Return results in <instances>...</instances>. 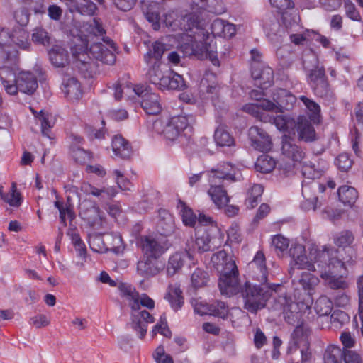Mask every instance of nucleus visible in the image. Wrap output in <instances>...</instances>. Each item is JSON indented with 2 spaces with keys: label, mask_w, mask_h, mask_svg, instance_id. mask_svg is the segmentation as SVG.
<instances>
[{
  "label": "nucleus",
  "mask_w": 363,
  "mask_h": 363,
  "mask_svg": "<svg viewBox=\"0 0 363 363\" xmlns=\"http://www.w3.org/2000/svg\"><path fill=\"white\" fill-rule=\"evenodd\" d=\"M211 262L220 272L218 286L221 294L231 296L240 292L244 301V308L252 313H256L263 308L270 296L284 289V286L281 284H265L268 270L265 256L262 251H258L253 260L248 264L252 278L259 281L260 285L245 282L243 286H240L235 262L225 250L213 254Z\"/></svg>",
  "instance_id": "f257e3e1"
},
{
  "label": "nucleus",
  "mask_w": 363,
  "mask_h": 363,
  "mask_svg": "<svg viewBox=\"0 0 363 363\" xmlns=\"http://www.w3.org/2000/svg\"><path fill=\"white\" fill-rule=\"evenodd\" d=\"M353 250H338L325 246L322 251L313 250L311 258L318 267V272L331 289H345L348 286L344 276L347 274V265H352Z\"/></svg>",
  "instance_id": "f03ea898"
},
{
  "label": "nucleus",
  "mask_w": 363,
  "mask_h": 363,
  "mask_svg": "<svg viewBox=\"0 0 363 363\" xmlns=\"http://www.w3.org/2000/svg\"><path fill=\"white\" fill-rule=\"evenodd\" d=\"M118 289L121 296L125 298L131 308L132 328L139 334V337L143 339L147 330V324L153 323L155 318L147 311H140V306L153 309L155 301L145 294L140 296L135 289L128 284L121 283Z\"/></svg>",
  "instance_id": "7ed1b4c3"
},
{
  "label": "nucleus",
  "mask_w": 363,
  "mask_h": 363,
  "mask_svg": "<svg viewBox=\"0 0 363 363\" xmlns=\"http://www.w3.org/2000/svg\"><path fill=\"white\" fill-rule=\"evenodd\" d=\"M153 129L157 133L163 135L167 141L181 145L189 140L192 132V127L189 125L187 117L184 116L172 117L166 122L156 120L153 123Z\"/></svg>",
  "instance_id": "20e7f679"
},
{
  "label": "nucleus",
  "mask_w": 363,
  "mask_h": 363,
  "mask_svg": "<svg viewBox=\"0 0 363 363\" xmlns=\"http://www.w3.org/2000/svg\"><path fill=\"white\" fill-rule=\"evenodd\" d=\"M224 180H235L233 166L228 163L213 169L209 174L208 194L218 208H223L230 201V197L221 184Z\"/></svg>",
  "instance_id": "39448f33"
},
{
  "label": "nucleus",
  "mask_w": 363,
  "mask_h": 363,
  "mask_svg": "<svg viewBox=\"0 0 363 363\" xmlns=\"http://www.w3.org/2000/svg\"><path fill=\"white\" fill-rule=\"evenodd\" d=\"M88 30L96 37H102L105 44L101 42H94L89 48V55L98 61L107 65H113L116 62L114 51L116 50L115 43L109 38L103 37L105 30L101 24L96 19L90 23Z\"/></svg>",
  "instance_id": "423d86ee"
},
{
  "label": "nucleus",
  "mask_w": 363,
  "mask_h": 363,
  "mask_svg": "<svg viewBox=\"0 0 363 363\" xmlns=\"http://www.w3.org/2000/svg\"><path fill=\"white\" fill-rule=\"evenodd\" d=\"M275 297V309H281L285 320L290 325L303 324V315L309 307L303 302H296L285 293V289Z\"/></svg>",
  "instance_id": "0eeeda50"
},
{
  "label": "nucleus",
  "mask_w": 363,
  "mask_h": 363,
  "mask_svg": "<svg viewBox=\"0 0 363 363\" xmlns=\"http://www.w3.org/2000/svg\"><path fill=\"white\" fill-rule=\"evenodd\" d=\"M180 49L186 56H195L199 60L208 58L213 65L219 66L216 52L211 43L197 41L191 35H186V39L181 45Z\"/></svg>",
  "instance_id": "6e6552de"
},
{
  "label": "nucleus",
  "mask_w": 363,
  "mask_h": 363,
  "mask_svg": "<svg viewBox=\"0 0 363 363\" xmlns=\"http://www.w3.org/2000/svg\"><path fill=\"white\" fill-rule=\"evenodd\" d=\"M87 40H81L79 43H76L72 47L71 50L74 59L76 67L79 70L88 76L93 72L94 64L91 60L89 52H87Z\"/></svg>",
  "instance_id": "1a4fd4ad"
},
{
  "label": "nucleus",
  "mask_w": 363,
  "mask_h": 363,
  "mask_svg": "<svg viewBox=\"0 0 363 363\" xmlns=\"http://www.w3.org/2000/svg\"><path fill=\"white\" fill-rule=\"evenodd\" d=\"M38 86L36 77L30 72H21L13 86L9 88V94L15 95L18 91L28 95L33 94Z\"/></svg>",
  "instance_id": "9d476101"
},
{
  "label": "nucleus",
  "mask_w": 363,
  "mask_h": 363,
  "mask_svg": "<svg viewBox=\"0 0 363 363\" xmlns=\"http://www.w3.org/2000/svg\"><path fill=\"white\" fill-rule=\"evenodd\" d=\"M143 256L159 259L168 250L169 245L164 238L145 236L141 239Z\"/></svg>",
  "instance_id": "9b49d317"
},
{
  "label": "nucleus",
  "mask_w": 363,
  "mask_h": 363,
  "mask_svg": "<svg viewBox=\"0 0 363 363\" xmlns=\"http://www.w3.org/2000/svg\"><path fill=\"white\" fill-rule=\"evenodd\" d=\"M251 74L256 84L262 89L271 86L274 82V72L271 67L262 62L251 64Z\"/></svg>",
  "instance_id": "f8f14e48"
},
{
  "label": "nucleus",
  "mask_w": 363,
  "mask_h": 363,
  "mask_svg": "<svg viewBox=\"0 0 363 363\" xmlns=\"http://www.w3.org/2000/svg\"><path fill=\"white\" fill-rule=\"evenodd\" d=\"M248 137L251 146L260 152H267L271 150L272 143L268 133L258 126H252L248 130Z\"/></svg>",
  "instance_id": "ddd939ff"
},
{
  "label": "nucleus",
  "mask_w": 363,
  "mask_h": 363,
  "mask_svg": "<svg viewBox=\"0 0 363 363\" xmlns=\"http://www.w3.org/2000/svg\"><path fill=\"white\" fill-rule=\"evenodd\" d=\"M164 268V264L159 259L143 256L137 263L138 275L149 278L160 274Z\"/></svg>",
  "instance_id": "4468645a"
},
{
  "label": "nucleus",
  "mask_w": 363,
  "mask_h": 363,
  "mask_svg": "<svg viewBox=\"0 0 363 363\" xmlns=\"http://www.w3.org/2000/svg\"><path fill=\"white\" fill-rule=\"evenodd\" d=\"M274 108L270 111L275 113H283L284 110H290L293 108L296 101L295 96L291 94L288 90L279 89L272 94Z\"/></svg>",
  "instance_id": "2eb2a0df"
},
{
  "label": "nucleus",
  "mask_w": 363,
  "mask_h": 363,
  "mask_svg": "<svg viewBox=\"0 0 363 363\" xmlns=\"http://www.w3.org/2000/svg\"><path fill=\"white\" fill-rule=\"evenodd\" d=\"M193 259L192 253L186 248L183 251L176 252L172 255L167 265V273L168 276H174L178 273L187 259Z\"/></svg>",
  "instance_id": "dca6fc26"
},
{
  "label": "nucleus",
  "mask_w": 363,
  "mask_h": 363,
  "mask_svg": "<svg viewBox=\"0 0 363 363\" xmlns=\"http://www.w3.org/2000/svg\"><path fill=\"white\" fill-rule=\"evenodd\" d=\"M281 152L283 155L296 162H301L305 155L304 152L295 144L294 140L286 135L281 139Z\"/></svg>",
  "instance_id": "f3484780"
},
{
  "label": "nucleus",
  "mask_w": 363,
  "mask_h": 363,
  "mask_svg": "<svg viewBox=\"0 0 363 363\" xmlns=\"http://www.w3.org/2000/svg\"><path fill=\"white\" fill-rule=\"evenodd\" d=\"M313 250L322 251V250L313 248L310 250L308 257L304 255L298 257V258H296L291 260L290 263L291 267L289 269V274L291 277L298 275V273L297 270L307 269L311 272H318V267L316 263H315L314 260H312L311 258V252Z\"/></svg>",
  "instance_id": "a211bd4d"
},
{
  "label": "nucleus",
  "mask_w": 363,
  "mask_h": 363,
  "mask_svg": "<svg viewBox=\"0 0 363 363\" xmlns=\"http://www.w3.org/2000/svg\"><path fill=\"white\" fill-rule=\"evenodd\" d=\"M140 104L144 111L149 115H157L162 110L160 96L155 93L146 91L143 95Z\"/></svg>",
  "instance_id": "6ab92c4d"
},
{
  "label": "nucleus",
  "mask_w": 363,
  "mask_h": 363,
  "mask_svg": "<svg viewBox=\"0 0 363 363\" xmlns=\"http://www.w3.org/2000/svg\"><path fill=\"white\" fill-rule=\"evenodd\" d=\"M186 248L190 252L198 251L203 252L211 250V238L208 233H203L201 236H197L195 240L192 238L187 240Z\"/></svg>",
  "instance_id": "aec40b11"
},
{
  "label": "nucleus",
  "mask_w": 363,
  "mask_h": 363,
  "mask_svg": "<svg viewBox=\"0 0 363 363\" xmlns=\"http://www.w3.org/2000/svg\"><path fill=\"white\" fill-rule=\"evenodd\" d=\"M62 91L70 100H77L82 96L80 83L75 77H65L62 82Z\"/></svg>",
  "instance_id": "412c9836"
},
{
  "label": "nucleus",
  "mask_w": 363,
  "mask_h": 363,
  "mask_svg": "<svg viewBox=\"0 0 363 363\" xmlns=\"http://www.w3.org/2000/svg\"><path fill=\"white\" fill-rule=\"evenodd\" d=\"M297 133L298 139L306 143L313 142L317 138L314 127L306 118H298Z\"/></svg>",
  "instance_id": "4be33fe9"
},
{
  "label": "nucleus",
  "mask_w": 363,
  "mask_h": 363,
  "mask_svg": "<svg viewBox=\"0 0 363 363\" xmlns=\"http://www.w3.org/2000/svg\"><path fill=\"white\" fill-rule=\"evenodd\" d=\"M165 298L167 299L174 311L180 309L184 304V297L182 296V291L180 289V285L177 283L169 284Z\"/></svg>",
  "instance_id": "5701e85b"
},
{
  "label": "nucleus",
  "mask_w": 363,
  "mask_h": 363,
  "mask_svg": "<svg viewBox=\"0 0 363 363\" xmlns=\"http://www.w3.org/2000/svg\"><path fill=\"white\" fill-rule=\"evenodd\" d=\"M112 149L116 155L128 159L132 153L129 143L121 135H116L112 140Z\"/></svg>",
  "instance_id": "b1692460"
},
{
  "label": "nucleus",
  "mask_w": 363,
  "mask_h": 363,
  "mask_svg": "<svg viewBox=\"0 0 363 363\" xmlns=\"http://www.w3.org/2000/svg\"><path fill=\"white\" fill-rule=\"evenodd\" d=\"M147 65L149 69L146 74L147 78L152 84L161 89L163 79L167 77V71L162 72L160 68L161 62H152Z\"/></svg>",
  "instance_id": "393cba45"
},
{
  "label": "nucleus",
  "mask_w": 363,
  "mask_h": 363,
  "mask_svg": "<svg viewBox=\"0 0 363 363\" xmlns=\"http://www.w3.org/2000/svg\"><path fill=\"white\" fill-rule=\"evenodd\" d=\"M162 89H168L173 90H181L186 87L185 82L182 77L170 70H167V77L164 78Z\"/></svg>",
  "instance_id": "a878e982"
},
{
  "label": "nucleus",
  "mask_w": 363,
  "mask_h": 363,
  "mask_svg": "<svg viewBox=\"0 0 363 363\" xmlns=\"http://www.w3.org/2000/svg\"><path fill=\"white\" fill-rule=\"evenodd\" d=\"M264 191V187L261 184H253L247 189L245 205L248 209L254 208L259 202Z\"/></svg>",
  "instance_id": "bb28decb"
},
{
  "label": "nucleus",
  "mask_w": 363,
  "mask_h": 363,
  "mask_svg": "<svg viewBox=\"0 0 363 363\" xmlns=\"http://www.w3.org/2000/svg\"><path fill=\"white\" fill-rule=\"evenodd\" d=\"M52 64L57 67H63L69 63V55L67 50L56 46L49 52Z\"/></svg>",
  "instance_id": "cd10ccee"
},
{
  "label": "nucleus",
  "mask_w": 363,
  "mask_h": 363,
  "mask_svg": "<svg viewBox=\"0 0 363 363\" xmlns=\"http://www.w3.org/2000/svg\"><path fill=\"white\" fill-rule=\"evenodd\" d=\"M165 50V45L160 42H155L144 55V60L147 65L152 62H161L160 60Z\"/></svg>",
  "instance_id": "c85d7f7f"
},
{
  "label": "nucleus",
  "mask_w": 363,
  "mask_h": 363,
  "mask_svg": "<svg viewBox=\"0 0 363 363\" xmlns=\"http://www.w3.org/2000/svg\"><path fill=\"white\" fill-rule=\"evenodd\" d=\"M69 7L71 12L89 16L93 15L96 9V4L90 0H74Z\"/></svg>",
  "instance_id": "c756f323"
},
{
  "label": "nucleus",
  "mask_w": 363,
  "mask_h": 363,
  "mask_svg": "<svg viewBox=\"0 0 363 363\" xmlns=\"http://www.w3.org/2000/svg\"><path fill=\"white\" fill-rule=\"evenodd\" d=\"M337 194L340 201L345 206H352L358 198L357 191L354 187L347 185L340 186Z\"/></svg>",
  "instance_id": "7c9ffc66"
},
{
  "label": "nucleus",
  "mask_w": 363,
  "mask_h": 363,
  "mask_svg": "<svg viewBox=\"0 0 363 363\" xmlns=\"http://www.w3.org/2000/svg\"><path fill=\"white\" fill-rule=\"evenodd\" d=\"M161 218L157 223V228L161 235L167 236L170 235L174 229V219L171 214L166 211L160 212Z\"/></svg>",
  "instance_id": "2f4dec72"
},
{
  "label": "nucleus",
  "mask_w": 363,
  "mask_h": 363,
  "mask_svg": "<svg viewBox=\"0 0 363 363\" xmlns=\"http://www.w3.org/2000/svg\"><path fill=\"white\" fill-rule=\"evenodd\" d=\"M302 194L306 200L302 203V208L305 210H315L317 208L316 203L318 197L316 193L313 192V189L311 187V182L303 185Z\"/></svg>",
  "instance_id": "473e14b6"
},
{
  "label": "nucleus",
  "mask_w": 363,
  "mask_h": 363,
  "mask_svg": "<svg viewBox=\"0 0 363 363\" xmlns=\"http://www.w3.org/2000/svg\"><path fill=\"white\" fill-rule=\"evenodd\" d=\"M214 140L220 147H231L235 145V139L223 126H219L214 133Z\"/></svg>",
  "instance_id": "72a5a7b5"
},
{
  "label": "nucleus",
  "mask_w": 363,
  "mask_h": 363,
  "mask_svg": "<svg viewBox=\"0 0 363 363\" xmlns=\"http://www.w3.org/2000/svg\"><path fill=\"white\" fill-rule=\"evenodd\" d=\"M28 33L22 27H14L11 33V41L13 42L19 48L26 50L29 46L28 41Z\"/></svg>",
  "instance_id": "f704fd0d"
},
{
  "label": "nucleus",
  "mask_w": 363,
  "mask_h": 363,
  "mask_svg": "<svg viewBox=\"0 0 363 363\" xmlns=\"http://www.w3.org/2000/svg\"><path fill=\"white\" fill-rule=\"evenodd\" d=\"M36 120L38 123L40 124L42 135L51 138V129L54 125L51 115L41 110L39 113H38V116H36Z\"/></svg>",
  "instance_id": "c9c22d12"
},
{
  "label": "nucleus",
  "mask_w": 363,
  "mask_h": 363,
  "mask_svg": "<svg viewBox=\"0 0 363 363\" xmlns=\"http://www.w3.org/2000/svg\"><path fill=\"white\" fill-rule=\"evenodd\" d=\"M273 108H274L273 102L264 99L256 103L247 104L243 108L245 111L253 116H258L260 113V109L270 111Z\"/></svg>",
  "instance_id": "e433bc0d"
},
{
  "label": "nucleus",
  "mask_w": 363,
  "mask_h": 363,
  "mask_svg": "<svg viewBox=\"0 0 363 363\" xmlns=\"http://www.w3.org/2000/svg\"><path fill=\"white\" fill-rule=\"evenodd\" d=\"M297 281L302 286L306 291L313 290L318 284L319 279L317 277L308 272H302L298 275Z\"/></svg>",
  "instance_id": "4c0bfd02"
},
{
  "label": "nucleus",
  "mask_w": 363,
  "mask_h": 363,
  "mask_svg": "<svg viewBox=\"0 0 363 363\" xmlns=\"http://www.w3.org/2000/svg\"><path fill=\"white\" fill-rule=\"evenodd\" d=\"M275 165V160L268 155H262L257 158L255 163L256 169L262 173L272 172L274 169Z\"/></svg>",
  "instance_id": "58836bf2"
},
{
  "label": "nucleus",
  "mask_w": 363,
  "mask_h": 363,
  "mask_svg": "<svg viewBox=\"0 0 363 363\" xmlns=\"http://www.w3.org/2000/svg\"><path fill=\"white\" fill-rule=\"evenodd\" d=\"M16 77L13 69L9 67L3 66L0 67V79L6 90L9 94V88L13 86L16 83Z\"/></svg>",
  "instance_id": "ea45409f"
},
{
  "label": "nucleus",
  "mask_w": 363,
  "mask_h": 363,
  "mask_svg": "<svg viewBox=\"0 0 363 363\" xmlns=\"http://www.w3.org/2000/svg\"><path fill=\"white\" fill-rule=\"evenodd\" d=\"M343 357V351L339 347L330 345L325 352L324 361L325 363H341Z\"/></svg>",
  "instance_id": "a19ab883"
},
{
  "label": "nucleus",
  "mask_w": 363,
  "mask_h": 363,
  "mask_svg": "<svg viewBox=\"0 0 363 363\" xmlns=\"http://www.w3.org/2000/svg\"><path fill=\"white\" fill-rule=\"evenodd\" d=\"M1 199L11 206L18 207L21 203V194L17 191L16 184L13 182L11 191L9 194H4L0 191Z\"/></svg>",
  "instance_id": "79ce46f5"
},
{
  "label": "nucleus",
  "mask_w": 363,
  "mask_h": 363,
  "mask_svg": "<svg viewBox=\"0 0 363 363\" xmlns=\"http://www.w3.org/2000/svg\"><path fill=\"white\" fill-rule=\"evenodd\" d=\"M333 304V301L327 296H320L315 302V309L319 315H327L331 313Z\"/></svg>",
  "instance_id": "37998d69"
},
{
  "label": "nucleus",
  "mask_w": 363,
  "mask_h": 363,
  "mask_svg": "<svg viewBox=\"0 0 363 363\" xmlns=\"http://www.w3.org/2000/svg\"><path fill=\"white\" fill-rule=\"evenodd\" d=\"M70 152L74 161L79 164H85L91 159V152L79 146L71 145Z\"/></svg>",
  "instance_id": "c03bdc74"
},
{
  "label": "nucleus",
  "mask_w": 363,
  "mask_h": 363,
  "mask_svg": "<svg viewBox=\"0 0 363 363\" xmlns=\"http://www.w3.org/2000/svg\"><path fill=\"white\" fill-rule=\"evenodd\" d=\"M349 315L342 311L336 310L330 315V323L335 328H340L346 323H349Z\"/></svg>",
  "instance_id": "a18cd8bd"
},
{
  "label": "nucleus",
  "mask_w": 363,
  "mask_h": 363,
  "mask_svg": "<svg viewBox=\"0 0 363 363\" xmlns=\"http://www.w3.org/2000/svg\"><path fill=\"white\" fill-rule=\"evenodd\" d=\"M311 87L314 94L319 97L327 98L332 95L327 79L318 83L312 84Z\"/></svg>",
  "instance_id": "49530a36"
},
{
  "label": "nucleus",
  "mask_w": 363,
  "mask_h": 363,
  "mask_svg": "<svg viewBox=\"0 0 363 363\" xmlns=\"http://www.w3.org/2000/svg\"><path fill=\"white\" fill-rule=\"evenodd\" d=\"M180 25L182 30L191 31L194 28H198L199 25V18L194 13L187 14L182 18Z\"/></svg>",
  "instance_id": "de8ad7c7"
},
{
  "label": "nucleus",
  "mask_w": 363,
  "mask_h": 363,
  "mask_svg": "<svg viewBox=\"0 0 363 363\" xmlns=\"http://www.w3.org/2000/svg\"><path fill=\"white\" fill-rule=\"evenodd\" d=\"M299 99L306 106L311 118L314 119L319 115L320 112V107L316 102L305 96H301Z\"/></svg>",
  "instance_id": "09e8293b"
},
{
  "label": "nucleus",
  "mask_w": 363,
  "mask_h": 363,
  "mask_svg": "<svg viewBox=\"0 0 363 363\" xmlns=\"http://www.w3.org/2000/svg\"><path fill=\"white\" fill-rule=\"evenodd\" d=\"M209 310L213 311L209 313L210 315L218 316L222 318H225L228 313L225 303L220 301H216L209 304Z\"/></svg>",
  "instance_id": "8fccbe9b"
},
{
  "label": "nucleus",
  "mask_w": 363,
  "mask_h": 363,
  "mask_svg": "<svg viewBox=\"0 0 363 363\" xmlns=\"http://www.w3.org/2000/svg\"><path fill=\"white\" fill-rule=\"evenodd\" d=\"M89 244L90 248L99 253H105L108 252L104 242V236L96 235L89 238Z\"/></svg>",
  "instance_id": "3c124183"
},
{
  "label": "nucleus",
  "mask_w": 363,
  "mask_h": 363,
  "mask_svg": "<svg viewBox=\"0 0 363 363\" xmlns=\"http://www.w3.org/2000/svg\"><path fill=\"white\" fill-rule=\"evenodd\" d=\"M191 304L194 312L200 315H209L211 311L209 310V304L202 300L201 298H192Z\"/></svg>",
  "instance_id": "603ef678"
},
{
  "label": "nucleus",
  "mask_w": 363,
  "mask_h": 363,
  "mask_svg": "<svg viewBox=\"0 0 363 363\" xmlns=\"http://www.w3.org/2000/svg\"><path fill=\"white\" fill-rule=\"evenodd\" d=\"M208 279V274L197 268L191 275V283L195 288L202 287L206 284Z\"/></svg>",
  "instance_id": "864d4df0"
},
{
  "label": "nucleus",
  "mask_w": 363,
  "mask_h": 363,
  "mask_svg": "<svg viewBox=\"0 0 363 363\" xmlns=\"http://www.w3.org/2000/svg\"><path fill=\"white\" fill-rule=\"evenodd\" d=\"M103 236L108 251H113L116 252L121 244V238L118 235L113 234H106Z\"/></svg>",
  "instance_id": "5fc2aeb1"
},
{
  "label": "nucleus",
  "mask_w": 363,
  "mask_h": 363,
  "mask_svg": "<svg viewBox=\"0 0 363 363\" xmlns=\"http://www.w3.org/2000/svg\"><path fill=\"white\" fill-rule=\"evenodd\" d=\"M289 240L281 235H274L272 239V246L274 247L278 255L286 251L289 247Z\"/></svg>",
  "instance_id": "6e6d98bb"
},
{
  "label": "nucleus",
  "mask_w": 363,
  "mask_h": 363,
  "mask_svg": "<svg viewBox=\"0 0 363 363\" xmlns=\"http://www.w3.org/2000/svg\"><path fill=\"white\" fill-rule=\"evenodd\" d=\"M354 240L352 233L348 230L340 233L335 238V243L339 246L345 247L350 245Z\"/></svg>",
  "instance_id": "4d7b16f0"
},
{
  "label": "nucleus",
  "mask_w": 363,
  "mask_h": 363,
  "mask_svg": "<svg viewBox=\"0 0 363 363\" xmlns=\"http://www.w3.org/2000/svg\"><path fill=\"white\" fill-rule=\"evenodd\" d=\"M352 160L347 153L339 155L335 160V164L342 172L348 171L352 165Z\"/></svg>",
  "instance_id": "13d9d810"
},
{
  "label": "nucleus",
  "mask_w": 363,
  "mask_h": 363,
  "mask_svg": "<svg viewBox=\"0 0 363 363\" xmlns=\"http://www.w3.org/2000/svg\"><path fill=\"white\" fill-rule=\"evenodd\" d=\"M326 79L325 69L323 67H316L315 69H311L308 75L310 86L312 84L318 83Z\"/></svg>",
  "instance_id": "bf43d9fd"
},
{
  "label": "nucleus",
  "mask_w": 363,
  "mask_h": 363,
  "mask_svg": "<svg viewBox=\"0 0 363 363\" xmlns=\"http://www.w3.org/2000/svg\"><path fill=\"white\" fill-rule=\"evenodd\" d=\"M99 208L95 206H91L87 212L84 211L83 208H80L79 214L83 216L84 220L88 222H95L97 218L99 216Z\"/></svg>",
  "instance_id": "052dcab7"
},
{
  "label": "nucleus",
  "mask_w": 363,
  "mask_h": 363,
  "mask_svg": "<svg viewBox=\"0 0 363 363\" xmlns=\"http://www.w3.org/2000/svg\"><path fill=\"white\" fill-rule=\"evenodd\" d=\"M32 39L34 42L45 45L49 42V37L47 31L41 28L34 29L32 34Z\"/></svg>",
  "instance_id": "680f3d73"
},
{
  "label": "nucleus",
  "mask_w": 363,
  "mask_h": 363,
  "mask_svg": "<svg viewBox=\"0 0 363 363\" xmlns=\"http://www.w3.org/2000/svg\"><path fill=\"white\" fill-rule=\"evenodd\" d=\"M357 289L359 297V315L362 322V333L363 334V276L357 279Z\"/></svg>",
  "instance_id": "e2e57ef3"
},
{
  "label": "nucleus",
  "mask_w": 363,
  "mask_h": 363,
  "mask_svg": "<svg viewBox=\"0 0 363 363\" xmlns=\"http://www.w3.org/2000/svg\"><path fill=\"white\" fill-rule=\"evenodd\" d=\"M68 235H70L73 245L77 247V250L79 251V255L80 256H84L86 255V248L84 247V245L79 235L74 230L68 233Z\"/></svg>",
  "instance_id": "0e129e2a"
},
{
  "label": "nucleus",
  "mask_w": 363,
  "mask_h": 363,
  "mask_svg": "<svg viewBox=\"0 0 363 363\" xmlns=\"http://www.w3.org/2000/svg\"><path fill=\"white\" fill-rule=\"evenodd\" d=\"M182 216L183 222L186 225L193 227L196 223V216L190 208L184 207L182 210Z\"/></svg>",
  "instance_id": "69168bd1"
},
{
  "label": "nucleus",
  "mask_w": 363,
  "mask_h": 363,
  "mask_svg": "<svg viewBox=\"0 0 363 363\" xmlns=\"http://www.w3.org/2000/svg\"><path fill=\"white\" fill-rule=\"evenodd\" d=\"M343 354L345 363H363L361 356L355 351L345 349Z\"/></svg>",
  "instance_id": "338daca9"
},
{
  "label": "nucleus",
  "mask_w": 363,
  "mask_h": 363,
  "mask_svg": "<svg viewBox=\"0 0 363 363\" xmlns=\"http://www.w3.org/2000/svg\"><path fill=\"white\" fill-rule=\"evenodd\" d=\"M350 298L345 292H337L333 296V301L336 306L345 307L350 303Z\"/></svg>",
  "instance_id": "774afa93"
}]
</instances>
